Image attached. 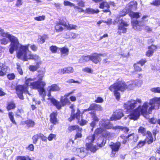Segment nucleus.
I'll return each instance as SVG.
<instances>
[{
    "instance_id": "f257e3e1",
    "label": "nucleus",
    "mask_w": 160,
    "mask_h": 160,
    "mask_svg": "<svg viewBox=\"0 0 160 160\" xmlns=\"http://www.w3.org/2000/svg\"><path fill=\"white\" fill-rule=\"evenodd\" d=\"M141 100L137 98L136 100H131L124 103V107L127 111L131 112L130 118L134 120L138 119L141 114H147L148 104L151 105L149 108L148 113H151L152 110L154 109H158L160 107V98H155L150 100L149 103L145 102L143 105H139L136 108L134 109L136 107L137 102H141Z\"/></svg>"
},
{
    "instance_id": "f03ea898",
    "label": "nucleus",
    "mask_w": 160,
    "mask_h": 160,
    "mask_svg": "<svg viewBox=\"0 0 160 160\" xmlns=\"http://www.w3.org/2000/svg\"><path fill=\"white\" fill-rule=\"evenodd\" d=\"M128 85H126L123 81H118L113 85L109 87V89L114 92V94L116 98L119 99L120 98V93L118 91H124L126 88H128L130 89H132L135 86L136 84L132 81L129 82Z\"/></svg>"
},
{
    "instance_id": "7ed1b4c3",
    "label": "nucleus",
    "mask_w": 160,
    "mask_h": 160,
    "mask_svg": "<svg viewBox=\"0 0 160 160\" xmlns=\"http://www.w3.org/2000/svg\"><path fill=\"white\" fill-rule=\"evenodd\" d=\"M29 44L23 45L21 44V59L24 61L32 59L35 61L39 60V57L36 54H32L28 50Z\"/></svg>"
},
{
    "instance_id": "20e7f679",
    "label": "nucleus",
    "mask_w": 160,
    "mask_h": 160,
    "mask_svg": "<svg viewBox=\"0 0 160 160\" xmlns=\"http://www.w3.org/2000/svg\"><path fill=\"white\" fill-rule=\"evenodd\" d=\"M0 35L2 37L7 38L11 42L9 50L11 54L13 53L14 50H18L19 48V44L16 37L9 34L8 32H5L4 30L1 28L0 30Z\"/></svg>"
},
{
    "instance_id": "39448f33",
    "label": "nucleus",
    "mask_w": 160,
    "mask_h": 160,
    "mask_svg": "<svg viewBox=\"0 0 160 160\" xmlns=\"http://www.w3.org/2000/svg\"><path fill=\"white\" fill-rule=\"evenodd\" d=\"M95 137V134L89 136L87 138V140H88V143H87L86 144V146L87 149L93 152H95L98 149V146H99V147H102L104 146L106 141V139H99V140L101 142V143H99L98 142L97 143V146L94 145L92 143L94 140Z\"/></svg>"
},
{
    "instance_id": "423d86ee",
    "label": "nucleus",
    "mask_w": 160,
    "mask_h": 160,
    "mask_svg": "<svg viewBox=\"0 0 160 160\" xmlns=\"http://www.w3.org/2000/svg\"><path fill=\"white\" fill-rule=\"evenodd\" d=\"M102 55V54L95 53L92 55L82 56L80 57L79 61L80 62L83 63L91 60L93 63L97 64L101 61L100 56Z\"/></svg>"
},
{
    "instance_id": "0eeeda50",
    "label": "nucleus",
    "mask_w": 160,
    "mask_h": 160,
    "mask_svg": "<svg viewBox=\"0 0 160 160\" xmlns=\"http://www.w3.org/2000/svg\"><path fill=\"white\" fill-rule=\"evenodd\" d=\"M30 86L31 88L34 89H38L40 95L42 97V100H45L44 97L46 95L45 93V89L44 87L46 85V83L44 82H42L39 83L38 82H29Z\"/></svg>"
},
{
    "instance_id": "6e6552de",
    "label": "nucleus",
    "mask_w": 160,
    "mask_h": 160,
    "mask_svg": "<svg viewBox=\"0 0 160 160\" xmlns=\"http://www.w3.org/2000/svg\"><path fill=\"white\" fill-rule=\"evenodd\" d=\"M115 22L118 23V29L119 31L118 33L119 35L121 34V33H125L127 32V28L128 25L124 20L121 19L119 20V19L117 17L115 20Z\"/></svg>"
},
{
    "instance_id": "1a4fd4ad",
    "label": "nucleus",
    "mask_w": 160,
    "mask_h": 160,
    "mask_svg": "<svg viewBox=\"0 0 160 160\" xmlns=\"http://www.w3.org/2000/svg\"><path fill=\"white\" fill-rule=\"evenodd\" d=\"M99 126L104 129L105 131L106 129H112L116 130V129L114 128L115 127H113V124L111 123L108 120L106 119H102L100 121Z\"/></svg>"
},
{
    "instance_id": "9d476101",
    "label": "nucleus",
    "mask_w": 160,
    "mask_h": 160,
    "mask_svg": "<svg viewBox=\"0 0 160 160\" xmlns=\"http://www.w3.org/2000/svg\"><path fill=\"white\" fill-rule=\"evenodd\" d=\"M33 81V80L30 78L26 79L25 85L24 86L21 85V100H22L23 99L22 96L23 93L29 94L28 90V86H29V82Z\"/></svg>"
},
{
    "instance_id": "9b49d317",
    "label": "nucleus",
    "mask_w": 160,
    "mask_h": 160,
    "mask_svg": "<svg viewBox=\"0 0 160 160\" xmlns=\"http://www.w3.org/2000/svg\"><path fill=\"white\" fill-rule=\"evenodd\" d=\"M121 145V143L119 142L116 143L111 142V144L109 145L112 149V153L110 154L111 157H114L116 152L118 151Z\"/></svg>"
},
{
    "instance_id": "f8f14e48",
    "label": "nucleus",
    "mask_w": 160,
    "mask_h": 160,
    "mask_svg": "<svg viewBox=\"0 0 160 160\" xmlns=\"http://www.w3.org/2000/svg\"><path fill=\"white\" fill-rule=\"evenodd\" d=\"M123 116V114L122 110H117L113 112L112 116L110 117V121L116 120L120 119Z\"/></svg>"
},
{
    "instance_id": "ddd939ff",
    "label": "nucleus",
    "mask_w": 160,
    "mask_h": 160,
    "mask_svg": "<svg viewBox=\"0 0 160 160\" xmlns=\"http://www.w3.org/2000/svg\"><path fill=\"white\" fill-rule=\"evenodd\" d=\"M137 3L135 1H133L130 2L127 6L126 9L123 10V12H125L128 10V12H131L132 10H135L137 8Z\"/></svg>"
},
{
    "instance_id": "4468645a",
    "label": "nucleus",
    "mask_w": 160,
    "mask_h": 160,
    "mask_svg": "<svg viewBox=\"0 0 160 160\" xmlns=\"http://www.w3.org/2000/svg\"><path fill=\"white\" fill-rule=\"evenodd\" d=\"M72 93V92H71L65 94L63 96L61 97L60 101L62 106H64L67 104L70 105V104L71 102L67 98Z\"/></svg>"
},
{
    "instance_id": "2eb2a0df",
    "label": "nucleus",
    "mask_w": 160,
    "mask_h": 160,
    "mask_svg": "<svg viewBox=\"0 0 160 160\" xmlns=\"http://www.w3.org/2000/svg\"><path fill=\"white\" fill-rule=\"evenodd\" d=\"M93 110L98 111L101 110H102V107L101 106L99 105H98L95 103H92L91 104L88 108L84 109L83 112H84L90 110Z\"/></svg>"
},
{
    "instance_id": "dca6fc26",
    "label": "nucleus",
    "mask_w": 160,
    "mask_h": 160,
    "mask_svg": "<svg viewBox=\"0 0 160 160\" xmlns=\"http://www.w3.org/2000/svg\"><path fill=\"white\" fill-rule=\"evenodd\" d=\"M147 17V16H143L142 18V20L141 22H138V21L136 20H133L132 21V23L133 26V28H135V27H137V26H143L144 24L143 19Z\"/></svg>"
},
{
    "instance_id": "f3484780",
    "label": "nucleus",
    "mask_w": 160,
    "mask_h": 160,
    "mask_svg": "<svg viewBox=\"0 0 160 160\" xmlns=\"http://www.w3.org/2000/svg\"><path fill=\"white\" fill-rule=\"evenodd\" d=\"M146 62V59H142L139 62H137V63L134 64L133 65V67L135 71L137 72H140L142 70V69L138 65V64H140L141 65V66H142Z\"/></svg>"
},
{
    "instance_id": "a211bd4d",
    "label": "nucleus",
    "mask_w": 160,
    "mask_h": 160,
    "mask_svg": "<svg viewBox=\"0 0 160 160\" xmlns=\"http://www.w3.org/2000/svg\"><path fill=\"white\" fill-rule=\"evenodd\" d=\"M73 72V69L72 67H68L64 68L63 69H61L58 70V73L61 74H63L65 73H70Z\"/></svg>"
},
{
    "instance_id": "6ab92c4d",
    "label": "nucleus",
    "mask_w": 160,
    "mask_h": 160,
    "mask_svg": "<svg viewBox=\"0 0 160 160\" xmlns=\"http://www.w3.org/2000/svg\"><path fill=\"white\" fill-rule=\"evenodd\" d=\"M48 99L56 107L57 109H60L61 108L62 106L60 103L54 98H49Z\"/></svg>"
},
{
    "instance_id": "aec40b11",
    "label": "nucleus",
    "mask_w": 160,
    "mask_h": 160,
    "mask_svg": "<svg viewBox=\"0 0 160 160\" xmlns=\"http://www.w3.org/2000/svg\"><path fill=\"white\" fill-rule=\"evenodd\" d=\"M99 8L102 9H104L106 8L107 9L103 10V12H110V10L109 9V5L107 2H101Z\"/></svg>"
},
{
    "instance_id": "412c9836",
    "label": "nucleus",
    "mask_w": 160,
    "mask_h": 160,
    "mask_svg": "<svg viewBox=\"0 0 160 160\" xmlns=\"http://www.w3.org/2000/svg\"><path fill=\"white\" fill-rule=\"evenodd\" d=\"M57 112H53L50 115V121L51 123L55 125L58 122L57 118Z\"/></svg>"
},
{
    "instance_id": "4be33fe9",
    "label": "nucleus",
    "mask_w": 160,
    "mask_h": 160,
    "mask_svg": "<svg viewBox=\"0 0 160 160\" xmlns=\"http://www.w3.org/2000/svg\"><path fill=\"white\" fill-rule=\"evenodd\" d=\"M92 121L90 123V125L91 127H92L91 130L92 131H93V128L95 127L97 122H98L99 119L98 117L94 114L92 115Z\"/></svg>"
},
{
    "instance_id": "5701e85b",
    "label": "nucleus",
    "mask_w": 160,
    "mask_h": 160,
    "mask_svg": "<svg viewBox=\"0 0 160 160\" xmlns=\"http://www.w3.org/2000/svg\"><path fill=\"white\" fill-rule=\"evenodd\" d=\"M148 50L146 53L147 56L149 57L151 56L153 52V51L156 49V47L154 45H152L148 47Z\"/></svg>"
},
{
    "instance_id": "b1692460",
    "label": "nucleus",
    "mask_w": 160,
    "mask_h": 160,
    "mask_svg": "<svg viewBox=\"0 0 160 160\" xmlns=\"http://www.w3.org/2000/svg\"><path fill=\"white\" fill-rule=\"evenodd\" d=\"M49 91L50 92L51 91L56 92L60 90V88L56 84H53L48 87Z\"/></svg>"
},
{
    "instance_id": "393cba45",
    "label": "nucleus",
    "mask_w": 160,
    "mask_h": 160,
    "mask_svg": "<svg viewBox=\"0 0 160 160\" xmlns=\"http://www.w3.org/2000/svg\"><path fill=\"white\" fill-rule=\"evenodd\" d=\"M81 112L78 109L77 112L76 114H75L72 116L71 118H69V121L71 122L72 120L74 119L75 118H76L78 121L80 120V115Z\"/></svg>"
},
{
    "instance_id": "a878e982",
    "label": "nucleus",
    "mask_w": 160,
    "mask_h": 160,
    "mask_svg": "<svg viewBox=\"0 0 160 160\" xmlns=\"http://www.w3.org/2000/svg\"><path fill=\"white\" fill-rule=\"evenodd\" d=\"M114 128L116 129V130L117 129L121 130L126 133H128L129 130V129L127 127H123L119 126H116Z\"/></svg>"
},
{
    "instance_id": "bb28decb",
    "label": "nucleus",
    "mask_w": 160,
    "mask_h": 160,
    "mask_svg": "<svg viewBox=\"0 0 160 160\" xmlns=\"http://www.w3.org/2000/svg\"><path fill=\"white\" fill-rule=\"evenodd\" d=\"M48 37L46 35H43L42 36H40L38 37L37 41L40 43L42 44L45 42V40Z\"/></svg>"
},
{
    "instance_id": "cd10ccee",
    "label": "nucleus",
    "mask_w": 160,
    "mask_h": 160,
    "mask_svg": "<svg viewBox=\"0 0 160 160\" xmlns=\"http://www.w3.org/2000/svg\"><path fill=\"white\" fill-rule=\"evenodd\" d=\"M99 11L98 9L95 10L91 8H88L86 9L85 11V12L88 13L90 14H93L94 13H97L99 12Z\"/></svg>"
},
{
    "instance_id": "c85d7f7f",
    "label": "nucleus",
    "mask_w": 160,
    "mask_h": 160,
    "mask_svg": "<svg viewBox=\"0 0 160 160\" xmlns=\"http://www.w3.org/2000/svg\"><path fill=\"white\" fill-rule=\"evenodd\" d=\"M61 53L62 55H68V53L69 49L66 47H63L62 48H58Z\"/></svg>"
},
{
    "instance_id": "c756f323",
    "label": "nucleus",
    "mask_w": 160,
    "mask_h": 160,
    "mask_svg": "<svg viewBox=\"0 0 160 160\" xmlns=\"http://www.w3.org/2000/svg\"><path fill=\"white\" fill-rule=\"evenodd\" d=\"M80 128L79 126L78 125H71L68 127V130L71 132L75 130L77 131Z\"/></svg>"
},
{
    "instance_id": "7c9ffc66",
    "label": "nucleus",
    "mask_w": 160,
    "mask_h": 160,
    "mask_svg": "<svg viewBox=\"0 0 160 160\" xmlns=\"http://www.w3.org/2000/svg\"><path fill=\"white\" fill-rule=\"evenodd\" d=\"M147 134L148 135L149 138L148 140L147 141L148 144H150L152 143L154 140L153 138L152 137V134L149 131L147 132Z\"/></svg>"
},
{
    "instance_id": "2f4dec72",
    "label": "nucleus",
    "mask_w": 160,
    "mask_h": 160,
    "mask_svg": "<svg viewBox=\"0 0 160 160\" xmlns=\"http://www.w3.org/2000/svg\"><path fill=\"white\" fill-rule=\"evenodd\" d=\"M15 105L14 102L12 101H11L8 103L7 107V109L8 110H9L11 109H14L15 108Z\"/></svg>"
},
{
    "instance_id": "473e14b6",
    "label": "nucleus",
    "mask_w": 160,
    "mask_h": 160,
    "mask_svg": "<svg viewBox=\"0 0 160 160\" xmlns=\"http://www.w3.org/2000/svg\"><path fill=\"white\" fill-rule=\"evenodd\" d=\"M39 68V64L38 62H37L35 66L30 65L29 67V69L32 72H34L36 71Z\"/></svg>"
},
{
    "instance_id": "72a5a7b5",
    "label": "nucleus",
    "mask_w": 160,
    "mask_h": 160,
    "mask_svg": "<svg viewBox=\"0 0 160 160\" xmlns=\"http://www.w3.org/2000/svg\"><path fill=\"white\" fill-rule=\"evenodd\" d=\"M138 132L142 134L143 136H145L147 134L145 128L142 126L139 127L138 129Z\"/></svg>"
},
{
    "instance_id": "f704fd0d",
    "label": "nucleus",
    "mask_w": 160,
    "mask_h": 160,
    "mask_svg": "<svg viewBox=\"0 0 160 160\" xmlns=\"http://www.w3.org/2000/svg\"><path fill=\"white\" fill-rule=\"evenodd\" d=\"M82 130V128H80L77 131H76L77 133L74 139L75 140L77 138H80L82 137V134H81Z\"/></svg>"
},
{
    "instance_id": "c9c22d12",
    "label": "nucleus",
    "mask_w": 160,
    "mask_h": 160,
    "mask_svg": "<svg viewBox=\"0 0 160 160\" xmlns=\"http://www.w3.org/2000/svg\"><path fill=\"white\" fill-rule=\"evenodd\" d=\"M55 30L58 32H62L63 30V28L62 26L58 22L55 27Z\"/></svg>"
},
{
    "instance_id": "e433bc0d",
    "label": "nucleus",
    "mask_w": 160,
    "mask_h": 160,
    "mask_svg": "<svg viewBox=\"0 0 160 160\" xmlns=\"http://www.w3.org/2000/svg\"><path fill=\"white\" fill-rule=\"evenodd\" d=\"M129 15L132 18H138L140 17L139 13L138 12H131Z\"/></svg>"
},
{
    "instance_id": "4c0bfd02",
    "label": "nucleus",
    "mask_w": 160,
    "mask_h": 160,
    "mask_svg": "<svg viewBox=\"0 0 160 160\" xmlns=\"http://www.w3.org/2000/svg\"><path fill=\"white\" fill-rule=\"evenodd\" d=\"M25 123L28 127H33L35 125L34 122L31 120L26 121Z\"/></svg>"
},
{
    "instance_id": "58836bf2",
    "label": "nucleus",
    "mask_w": 160,
    "mask_h": 160,
    "mask_svg": "<svg viewBox=\"0 0 160 160\" xmlns=\"http://www.w3.org/2000/svg\"><path fill=\"white\" fill-rule=\"evenodd\" d=\"M77 27V26L76 25L68 24V25H67L66 28H67L68 30H70L72 29H76Z\"/></svg>"
},
{
    "instance_id": "ea45409f",
    "label": "nucleus",
    "mask_w": 160,
    "mask_h": 160,
    "mask_svg": "<svg viewBox=\"0 0 160 160\" xmlns=\"http://www.w3.org/2000/svg\"><path fill=\"white\" fill-rule=\"evenodd\" d=\"M145 141H140L138 143L137 147L138 148H140L143 147L146 143Z\"/></svg>"
},
{
    "instance_id": "a19ab883",
    "label": "nucleus",
    "mask_w": 160,
    "mask_h": 160,
    "mask_svg": "<svg viewBox=\"0 0 160 160\" xmlns=\"http://www.w3.org/2000/svg\"><path fill=\"white\" fill-rule=\"evenodd\" d=\"M58 48L56 46L52 45L50 47V49L52 53H55L57 52Z\"/></svg>"
},
{
    "instance_id": "79ce46f5",
    "label": "nucleus",
    "mask_w": 160,
    "mask_h": 160,
    "mask_svg": "<svg viewBox=\"0 0 160 160\" xmlns=\"http://www.w3.org/2000/svg\"><path fill=\"white\" fill-rule=\"evenodd\" d=\"M104 131V129L102 127H100L96 130L95 131V133L96 134H98L101 133Z\"/></svg>"
},
{
    "instance_id": "37998d69",
    "label": "nucleus",
    "mask_w": 160,
    "mask_h": 160,
    "mask_svg": "<svg viewBox=\"0 0 160 160\" xmlns=\"http://www.w3.org/2000/svg\"><path fill=\"white\" fill-rule=\"evenodd\" d=\"M120 137L123 140L122 141V143L123 144H126L127 141H128V136H125L123 134L120 136Z\"/></svg>"
},
{
    "instance_id": "c03bdc74",
    "label": "nucleus",
    "mask_w": 160,
    "mask_h": 160,
    "mask_svg": "<svg viewBox=\"0 0 160 160\" xmlns=\"http://www.w3.org/2000/svg\"><path fill=\"white\" fill-rule=\"evenodd\" d=\"M0 43L2 44L6 45L8 42V40L6 38H3L0 40Z\"/></svg>"
},
{
    "instance_id": "a18cd8bd",
    "label": "nucleus",
    "mask_w": 160,
    "mask_h": 160,
    "mask_svg": "<svg viewBox=\"0 0 160 160\" xmlns=\"http://www.w3.org/2000/svg\"><path fill=\"white\" fill-rule=\"evenodd\" d=\"M38 138L39 137L38 134L35 135L32 137V139L33 140V143L34 144H36L37 143Z\"/></svg>"
},
{
    "instance_id": "49530a36",
    "label": "nucleus",
    "mask_w": 160,
    "mask_h": 160,
    "mask_svg": "<svg viewBox=\"0 0 160 160\" xmlns=\"http://www.w3.org/2000/svg\"><path fill=\"white\" fill-rule=\"evenodd\" d=\"M151 90L152 92H154L155 93H160V87H156L152 88L151 89Z\"/></svg>"
},
{
    "instance_id": "de8ad7c7",
    "label": "nucleus",
    "mask_w": 160,
    "mask_h": 160,
    "mask_svg": "<svg viewBox=\"0 0 160 160\" xmlns=\"http://www.w3.org/2000/svg\"><path fill=\"white\" fill-rule=\"evenodd\" d=\"M63 4L65 6H69L70 7L74 6V5L73 3L67 1L65 0L64 1Z\"/></svg>"
},
{
    "instance_id": "09e8293b",
    "label": "nucleus",
    "mask_w": 160,
    "mask_h": 160,
    "mask_svg": "<svg viewBox=\"0 0 160 160\" xmlns=\"http://www.w3.org/2000/svg\"><path fill=\"white\" fill-rule=\"evenodd\" d=\"M45 17L44 16L42 15L41 16H39L34 18L35 20L38 21H41L45 19Z\"/></svg>"
},
{
    "instance_id": "8fccbe9b",
    "label": "nucleus",
    "mask_w": 160,
    "mask_h": 160,
    "mask_svg": "<svg viewBox=\"0 0 160 160\" xmlns=\"http://www.w3.org/2000/svg\"><path fill=\"white\" fill-rule=\"evenodd\" d=\"M15 75L14 73H10L7 75V78L9 80H12L15 78Z\"/></svg>"
},
{
    "instance_id": "3c124183",
    "label": "nucleus",
    "mask_w": 160,
    "mask_h": 160,
    "mask_svg": "<svg viewBox=\"0 0 160 160\" xmlns=\"http://www.w3.org/2000/svg\"><path fill=\"white\" fill-rule=\"evenodd\" d=\"M8 115L9 118L11 120V121L13 123H15V121L14 120L13 117V115L12 114V112H9L8 113Z\"/></svg>"
},
{
    "instance_id": "603ef678",
    "label": "nucleus",
    "mask_w": 160,
    "mask_h": 160,
    "mask_svg": "<svg viewBox=\"0 0 160 160\" xmlns=\"http://www.w3.org/2000/svg\"><path fill=\"white\" fill-rule=\"evenodd\" d=\"M59 24H60L62 26H63L65 27L66 28V26H67V24L66 23V22L64 21V20H60L59 22H58Z\"/></svg>"
},
{
    "instance_id": "864d4df0",
    "label": "nucleus",
    "mask_w": 160,
    "mask_h": 160,
    "mask_svg": "<svg viewBox=\"0 0 160 160\" xmlns=\"http://www.w3.org/2000/svg\"><path fill=\"white\" fill-rule=\"evenodd\" d=\"M0 70H1L4 72H5V74H6L8 72V71L9 70L8 69V68L7 66L3 65Z\"/></svg>"
},
{
    "instance_id": "5fc2aeb1",
    "label": "nucleus",
    "mask_w": 160,
    "mask_h": 160,
    "mask_svg": "<svg viewBox=\"0 0 160 160\" xmlns=\"http://www.w3.org/2000/svg\"><path fill=\"white\" fill-rule=\"evenodd\" d=\"M44 76V74H40L38 75V81H36V82H38L39 83H41V82H42V81H41L42 78H43Z\"/></svg>"
},
{
    "instance_id": "6e6d98bb",
    "label": "nucleus",
    "mask_w": 160,
    "mask_h": 160,
    "mask_svg": "<svg viewBox=\"0 0 160 160\" xmlns=\"http://www.w3.org/2000/svg\"><path fill=\"white\" fill-rule=\"evenodd\" d=\"M151 4L155 6L160 5V1L159 0H154Z\"/></svg>"
},
{
    "instance_id": "4d7b16f0",
    "label": "nucleus",
    "mask_w": 160,
    "mask_h": 160,
    "mask_svg": "<svg viewBox=\"0 0 160 160\" xmlns=\"http://www.w3.org/2000/svg\"><path fill=\"white\" fill-rule=\"evenodd\" d=\"M82 71L84 72H86L88 73H92V71L91 69L88 68L86 67L82 69Z\"/></svg>"
},
{
    "instance_id": "13d9d810",
    "label": "nucleus",
    "mask_w": 160,
    "mask_h": 160,
    "mask_svg": "<svg viewBox=\"0 0 160 160\" xmlns=\"http://www.w3.org/2000/svg\"><path fill=\"white\" fill-rule=\"evenodd\" d=\"M21 160H31L28 155L21 156Z\"/></svg>"
},
{
    "instance_id": "bf43d9fd",
    "label": "nucleus",
    "mask_w": 160,
    "mask_h": 160,
    "mask_svg": "<svg viewBox=\"0 0 160 160\" xmlns=\"http://www.w3.org/2000/svg\"><path fill=\"white\" fill-rule=\"evenodd\" d=\"M69 38H75L77 36V35L75 33L73 32H70L69 33Z\"/></svg>"
},
{
    "instance_id": "052dcab7",
    "label": "nucleus",
    "mask_w": 160,
    "mask_h": 160,
    "mask_svg": "<svg viewBox=\"0 0 160 160\" xmlns=\"http://www.w3.org/2000/svg\"><path fill=\"white\" fill-rule=\"evenodd\" d=\"M16 93L17 94L18 97L20 98V87L18 86L16 88Z\"/></svg>"
},
{
    "instance_id": "680f3d73",
    "label": "nucleus",
    "mask_w": 160,
    "mask_h": 160,
    "mask_svg": "<svg viewBox=\"0 0 160 160\" xmlns=\"http://www.w3.org/2000/svg\"><path fill=\"white\" fill-rule=\"evenodd\" d=\"M103 101V99L101 97H98L97 99L95 101V102L96 103H102Z\"/></svg>"
},
{
    "instance_id": "e2e57ef3",
    "label": "nucleus",
    "mask_w": 160,
    "mask_h": 160,
    "mask_svg": "<svg viewBox=\"0 0 160 160\" xmlns=\"http://www.w3.org/2000/svg\"><path fill=\"white\" fill-rule=\"evenodd\" d=\"M134 133H132L128 135V141H131L133 140V137H134Z\"/></svg>"
},
{
    "instance_id": "0e129e2a",
    "label": "nucleus",
    "mask_w": 160,
    "mask_h": 160,
    "mask_svg": "<svg viewBox=\"0 0 160 160\" xmlns=\"http://www.w3.org/2000/svg\"><path fill=\"white\" fill-rule=\"evenodd\" d=\"M87 123V121L86 120L82 119L80 122L79 124L81 126H83L85 125Z\"/></svg>"
},
{
    "instance_id": "69168bd1",
    "label": "nucleus",
    "mask_w": 160,
    "mask_h": 160,
    "mask_svg": "<svg viewBox=\"0 0 160 160\" xmlns=\"http://www.w3.org/2000/svg\"><path fill=\"white\" fill-rule=\"evenodd\" d=\"M138 139V135L137 134H134V137H133V142H137Z\"/></svg>"
},
{
    "instance_id": "338daca9",
    "label": "nucleus",
    "mask_w": 160,
    "mask_h": 160,
    "mask_svg": "<svg viewBox=\"0 0 160 160\" xmlns=\"http://www.w3.org/2000/svg\"><path fill=\"white\" fill-rule=\"evenodd\" d=\"M55 137V135L53 134H51L49 135L48 138V140L49 141H51L52 140L53 138Z\"/></svg>"
},
{
    "instance_id": "774afa93",
    "label": "nucleus",
    "mask_w": 160,
    "mask_h": 160,
    "mask_svg": "<svg viewBox=\"0 0 160 160\" xmlns=\"http://www.w3.org/2000/svg\"><path fill=\"white\" fill-rule=\"evenodd\" d=\"M28 148L29 150L32 151L34 150V147L32 144H31L28 146Z\"/></svg>"
}]
</instances>
